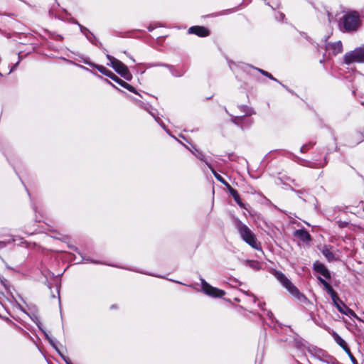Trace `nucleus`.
I'll return each mask as SVG.
<instances>
[{
	"label": "nucleus",
	"mask_w": 364,
	"mask_h": 364,
	"mask_svg": "<svg viewBox=\"0 0 364 364\" xmlns=\"http://www.w3.org/2000/svg\"><path fill=\"white\" fill-rule=\"evenodd\" d=\"M96 75H97L99 77H100L101 79H102L105 82H107V84L110 85L112 87H113L114 88L117 89V90L120 91V92H122L120 89H119L117 86H115L112 82H111L109 80L106 79V78H103L102 76H100V75L97 74L96 73H94Z\"/></svg>",
	"instance_id": "32"
},
{
	"label": "nucleus",
	"mask_w": 364,
	"mask_h": 364,
	"mask_svg": "<svg viewBox=\"0 0 364 364\" xmlns=\"http://www.w3.org/2000/svg\"><path fill=\"white\" fill-rule=\"evenodd\" d=\"M348 357L350 358V360L352 361V363L353 364H358V362H357V360L355 359V358L353 356V355L350 352V350L349 349V351L348 352H346Z\"/></svg>",
	"instance_id": "36"
},
{
	"label": "nucleus",
	"mask_w": 364,
	"mask_h": 364,
	"mask_svg": "<svg viewBox=\"0 0 364 364\" xmlns=\"http://www.w3.org/2000/svg\"><path fill=\"white\" fill-rule=\"evenodd\" d=\"M200 281L201 291L205 295L213 298H222L225 294V291L211 286L203 278H200Z\"/></svg>",
	"instance_id": "6"
},
{
	"label": "nucleus",
	"mask_w": 364,
	"mask_h": 364,
	"mask_svg": "<svg viewBox=\"0 0 364 364\" xmlns=\"http://www.w3.org/2000/svg\"><path fill=\"white\" fill-rule=\"evenodd\" d=\"M314 145V143L313 142H309V144H306L304 145H303L301 149H300V151L301 153H304L306 152L307 150H309V149L312 148Z\"/></svg>",
	"instance_id": "29"
},
{
	"label": "nucleus",
	"mask_w": 364,
	"mask_h": 364,
	"mask_svg": "<svg viewBox=\"0 0 364 364\" xmlns=\"http://www.w3.org/2000/svg\"><path fill=\"white\" fill-rule=\"evenodd\" d=\"M11 243V240L8 241H0V250L4 248L8 244Z\"/></svg>",
	"instance_id": "43"
},
{
	"label": "nucleus",
	"mask_w": 364,
	"mask_h": 364,
	"mask_svg": "<svg viewBox=\"0 0 364 364\" xmlns=\"http://www.w3.org/2000/svg\"><path fill=\"white\" fill-rule=\"evenodd\" d=\"M82 62L86 64V65H90V67H92V68H95L97 69V68L98 66H101V65H97V64H95L94 63L91 62L90 60H89V59L87 58H82Z\"/></svg>",
	"instance_id": "31"
},
{
	"label": "nucleus",
	"mask_w": 364,
	"mask_h": 364,
	"mask_svg": "<svg viewBox=\"0 0 364 364\" xmlns=\"http://www.w3.org/2000/svg\"><path fill=\"white\" fill-rule=\"evenodd\" d=\"M153 67H155V63H147L146 64L147 68H153Z\"/></svg>",
	"instance_id": "52"
},
{
	"label": "nucleus",
	"mask_w": 364,
	"mask_h": 364,
	"mask_svg": "<svg viewBox=\"0 0 364 364\" xmlns=\"http://www.w3.org/2000/svg\"><path fill=\"white\" fill-rule=\"evenodd\" d=\"M33 210H34L35 212H36V211H37V210H36V207H33Z\"/></svg>",
	"instance_id": "59"
},
{
	"label": "nucleus",
	"mask_w": 364,
	"mask_h": 364,
	"mask_svg": "<svg viewBox=\"0 0 364 364\" xmlns=\"http://www.w3.org/2000/svg\"><path fill=\"white\" fill-rule=\"evenodd\" d=\"M333 303L341 314H345L349 317H353L358 321L364 323V321L361 319L359 316H358V315L354 312V311H353L348 306H346V304L342 300H341L339 297L338 300L336 301V302L333 301Z\"/></svg>",
	"instance_id": "7"
},
{
	"label": "nucleus",
	"mask_w": 364,
	"mask_h": 364,
	"mask_svg": "<svg viewBox=\"0 0 364 364\" xmlns=\"http://www.w3.org/2000/svg\"><path fill=\"white\" fill-rule=\"evenodd\" d=\"M285 16L283 13H281V12H277L276 14H275V18L278 21H283V19L284 18Z\"/></svg>",
	"instance_id": "38"
},
{
	"label": "nucleus",
	"mask_w": 364,
	"mask_h": 364,
	"mask_svg": "<svg viewBox=\"0 0 364 364\" xmlns=\"http://www.w3.org/2000/svg\"><path fill=\"white\" fill-rule=\"evenodd\" d=\"M58 353L60 355V357L63 359V360L67 363V362L70 361V358L65 355H64L59 349H57Z\"/></svg>",
	"instance_id": "39"
},
{
	"label": "nucleus",
	"mask_w": 364,
	"mask_h": 364,
	"mask_svg": "<svg viewBox=\"0 0 364 364\" xmlns=\"http://www.w3.org/2000/svg\"><path fill=\"white\" fill-rule=\"evenodd\" d=\"M267 316L271 320V322L273 323L274 321V314L270 311H267Z\"/></svg>",
	"instance_id": "42"
},
{
	"label": "nucleus",
	"mask_w": 364,
	"mask_h": 364,
	"mask_svg": "<svg viewBox=\"0 0 364 364\" xmlns=\"http://www.w3.org/2000/svg\"><path fill=\"white\" fill-rule=\"evenodd\" d=\"M296 347H297V348H300L301 347V345H302V344H301V341H296Z\"/></svg>",
	"instance_id": "55"
},
{
	"label": "nucleus",
	"mask_w": 364,
	"mask_h": 364,
	"mask_svg": "<svg viewBox=\"0 0 364 364\" xmlns=\"http://www.w3.org/2000/svg\"><path fill=\"white\" fill-rule=\"evenodd\" d=\"M293 191H294L299 196V198L302 199L304 201H306L307 199L306 196H308V193L304 189H300V190H295L294 188H291Z\"/></svg>",
	"instance_id": "27"
},
{
	"label": "nucleus",
	"mask_w": 364,
	"mask_h": 364,
	"mask_svg": "<svg viewBox=\"0 0 364 364\" xmlns=\"http://www.w3.org/2000/svg\"><path fill=\"white\" fill-rule=\"evenodd\" d=\"M67 364H73V363H72V362H71V360H70V361H69V362H67Z\"/></svg>",
	"instance_id": "60"
},
{
	"label": "nucleus",
	"mask_w": 364,
	"mask_h": 364,
	"mask_svg": "<svg viewBox=\"0 0 364 364\" xmlns=\"http://www.w3.org/2000/svg\"><path fill=\"white\" fill-rule=\"evenodd\" d=\"M97 70L100 73L103 74L104 75L109 77L111 80H112L113 81H114L115 82L119 84L122 87H124V88L128 90L129 91H130V92H132L133 93H135V94L139 95L140 97H141V95L137 92L136 90L132 85H129L127 82H125L123 80H122L121 78H119L113 72H112L111 70H108L105 66H103V65L98 66L97 68Z\"/></svg>",
	"instance_id": "4"
},
{
	"label": "nucleus",
	"mask_w": 364,
	"mask_h": 364,
	"mask_svg": "<svg viewBox=\"0 0 364 364\" xmlns=\"http://www.w3.org/2000/svg\"><path fill=\"white\" fill-rule=\"evenodd\" d=\"M180 136L185 139L184 136H183V135H180Z\"/></svg>",
	"instance_id": "61"
},
{
	"label": "nucleus",
	"mask_w": 364,
	"mask_h": 364,
	"mask_svg": "<svg viewBox=\"0 0 364 364\" xmlns=\"http://www.w3.org/2000/svg\"><path fill=\"white\" fill-rule=\"evenodd\" d=\"M181 144H183V146H185L188 149H189V148H188L187 146H186L185 144H183V142H181Z\"/></svg>",
	"instance_id": "58"
},
{
	"label": "nucleus",
	"mask_w": 364,
	"mask_h": 364,
	"mask_svg": "<svg viewBox=\"0 0 364 364\" xmlns=\"http://www.w3.org/2000/svg\"><path fill=\"white\" fill-rule=\"evenodd\" d=\"M189 150L197 159H198L201 161H203L206 165H208V164H210V162L207 160V158L205 156L203 153L198 150L194 146H192V149H189Z\"/></svg>",
	"instance_id": "20"
},
{
	"label": "nucleus",
	"mask_w": 364,
	"mask_h": 364,
	"mask_svg": "<svg viewBox=\"0 0 364 364\" xmlns=\"http://www.w3.org/2000/svg\"><path fill=\"white\" fill-rule=\"evenodd\" d=\"M18 62H17V63H16V64H15V65L11 68V69L10 70L9 73H11V72L14 70V69L17 66V65H18Z\"/></svg>",
	"instance_id": "56"
},
{
	"label": "nucleus",
	"mask_w": 364,
	"mask_h": 364,
	"mask_svg": "<svg viewBox=\"0 0 364 364\" xmlns=\"http://www.w3.org/2000/svg\"><path fill=\"white\" fill-rule=\"evenodd\" d=\"M107 58L109 60V63H107L108 65L112 67L114 70L115 69V66L118 65L121 61L110 55L109 54H106Z\"/></svg>",
	"instance_id": "26"
},
{
	"label": "nucleus",
	"mask_w": 364,
	"mask_h": 364,
	"mask_svg": "<svg viewBox=\"0 0 364 364\" xmlns=\"http://www.w3.org/2000/svg\"><path fill=\"white\" fill-rule=\"evenodd\" d=\"M229 115L230 117V121L237 127H240L242 129L249 128L253 123V119L246 116H233L232 114Z\"/></svg>",
	"instance_id": "8"
},
{
	"label": "nucleus",
	"mask_w": 364,
	"mask_h": 364,
	"mask_svg": "<svg viewBox=\"0 0 364 364\" xmlns=\"http://www.w3.org/2000/svg\"><path fill=\"white\" fill-rule=\"evenodd\" d=\"M238 108L242 112L244 113L243 116L250 117V116L255 114V110L249 106L240 105V106H238Z\"/></svg>",
	"instance_id": "24"
},
{
	"label": "nucleus",
	"mask_w": 364,
	"mask_h": 364,
	"mask_svg": "<svg viewBox=\"0 0 364 364\" xmlns=\"http://www.w3.org/2000/svg\"><path fill=\"white\" fill-rule=\"evenodd\" d=\"M53 38L56 41H62L63 38L62 36L56 34L53 36Z\"/></svg>",
	"instance_id": "47"
},
{
	"label": "nucleus",
	"mask_w": 364,
	"mask_h": 364,
	"mask_svg": "<svg viewBox=\"0 0 364 364\" xmlns=\"http://www.w3.org/2000/svg\"><path fill=\"white\" fill-rule=\"evenodd\" d=\"M335 342L343 348L345 352L349 351V347L346 342L335 331L331 333Z\"/></svg>",
	"instance_id": "18"
},
{
	"label": "nucleus",
	"mask_w": 364,
	"mask_h": 364,
	"mask_svg": "<svg viewBox=\"0 0 364 364\" xmlns=\"http://www.w3.org/2000/svg\"><path fill=\"white\" fill-rule=\"evenodd\" d=\"M2 76V74L0 73V77Z\"/></svg>",
	"instance_id": "62"
},
{
	"label": "nucleus",
	"mask_w": 364,
	"mask_h": 364,
	"mask_svg": "<svg viewBox=\"0 0 364 364\" xmlns=\"http://www.w3.org/2000/svg\"><path fill=\"white\" fill-rule=\"evenodd\" d=\"M274 276L280 284L289 292V294L296 298L300 303L304 304L310 303L309 300L305 296V295L299 291V290L292 284L284 274L281 272L276 271Z\"/></svg>",
	"instance_id": "3"
},
{
	"label": "nucleus",
	"mask_w": 364,
	"mask_h": 364,
	"mask_svg": "<svg viewBox=\"0 0 364 364\" xmlns=\"http://www.w3.org/2000/svg\"><path fill=\"white\" fill-rule=\"evenodd\" d=\"M167 68H168L170 73L173 77H181L185 73L183 70H178L175 66L169 64L168 65Z\"/></svg>",
	"instance_id": "23"
},
{
	"label": "nucleus",
	"mask_w": 364,
	"mask_h": 364,
	"mask_svg": "<svg viewBox=\"0 0 364 364\" xmlns=\"http://www.w3.org/2000/svg\"><path fill=\"white\" fill-rule=\"evenodd\" d=\"M156 122L168 134L171 135L169 130L166 128L165 124L160 119V118H158V120H156Z\"/></svg>",
	"instance_id": "34"
},
{
	"label": "nucleus",
	"mask_w": 364,
	"mask_h": 364,
	"mask_svg": "<svg viewBox=\"0 0 364 364\" xmlns=\"http://www.w3.org/2000/svg\"><path fill=\"white\" fill-rule=\"evenodd\" d=\"M318 280L323 286L324 289L326 290L328 294H330L332 301L336 302V301L338 300V294L333 289L332 287L328 282H326L321 276L318 277Z\"/></svg>",
	"instance_id": "13"
},
{
	"label": "nucleus",
	"mask_w": 364,
	"mask_h": 364,
	"mask_svg": "<svg viewBox=\"0 0 364 364\" xmlns=\"http://www.w3.org/2000/svg\"><path fill=\"white\" fill-rule=\"evenodd\" d=\"M71 63H72L73 65H76V66L79 67V68H81V69H83V70H86V71L92 72L89 68H86V67H85V66H83V65H79V64H77V63H73V62H71Z\"/></svg>",
	"instance_id": "44"
},
{
	"label": "nucleus",
	"mask_w": 364,
	"mask_h": 364,
	"mask_svg": "<svg viewBox=\"0 0 364 364\" xmlns=\"http://www.w3.org/2000/svg\"><path fill=\"white\" fill-rule=\"evenodd\" d=\"M168 64L163 63H155V67H165L167 68Z\"/></svg>",
	"instance_id": "45"
},
{
	"label": "nucleus",
	"mask_w": 364,
	"mask_h": 364,
	"mask_svg": "<svg viewBox=\"0 0 364 364\" xmlns=\"http://www.w3.org/2000/svg\"><path fill=\"white\" fill-rule=\"evenodd\" d=\"M75 23L77 24L82 33L85 35L86 38L92 44L101 47L102 43L97 39L95 36L86 27L83 26L77 21H75Z\"/></svg>",
	"instance_id": "9"
},
{
	"label": "nucleus",
	"mask_w": 364,
	"mask_h": 364,
	"mask_svg": "<svg viewBox=\"0 0 364 364\" xmlns=\"http://www.w3.org/2000/svg\"><path fill=\"white\" fill-rule=\"evenodd\" d=\"M338 26L342 33H355L362 26L360 14L357 11H346L340 18Z\"/></svg>",
	"instance_id": "1"
},
{
	"label": "nucleus",
	"mask_w": 364,
	"mask_h": 364,
	"mask_svg": "<svg viewBox=\"0 0 364 364\" xmlns=\"http://www.w3.org/2000/svg\"><path fill=\"white\" fill-rule=\"evenodd\" d=\"M321 252L328 262L335 259V255L332 252V247L331 245H324L321 249Z\"/></svg>",
	"instance_id": "19"
},
{
	"label": "nucleus",
	"mask_w": 364,
	"mask_h": 364,
	"mask_svg": "<svg viewBox=\"0 0 364 364\" xmlns=\"http://www.w3.org/2000/svg\"><path fill=\"white\" fill-rule=\"evenodd\" d=\"M228 159H229V160H230V161H232V160H233V159H232V154H229V156H228Z\"/></svg>",
	"instance_id": "57"
},
{
	"label": "nucleus",
	"mask_w": 364,
	"mask_h": 364,
	"mask_svg": "<svg viewBox=\"0 0 364 364\" xmlns=\"http://www.w3.org/2000/svg\"><path fill=\"white\" fill-rule=\"evenodd\" d=\"M253 69H255L257 70L259 73H260L262 75H263L264 76H266L267 77H268L269 79L272 80H274L275 82H277L278 83H279L280 82L276 79L274 77H273V75L268 73L267 71L266 70H264L262 69H260V68H255V67H252Z\"/></svg>",
	"instance_id": "25"
},
{
	"label": "nucleus",
	"mask_w": 364,
	"mask_h": 364,
	"mask_svg": "<svg viewBox=\"0 0 364 364\" xmlns=\"http://www.w3.org/2000/svg\"><path fill=\"white\" fill-rule=\"evenodd\" d=\"M318 280L323 286L324 289L326 290L328 294H330L332 301L336 302V301L338 300V294L333 289L332 287L328 282H326L321 276L318 277Z\"/></svg>",
	"instance_id": "14"
},
{
	"label": "nucleus",
	"mask_w": 364,
	"mask_h": 364,
	"mask_svg": "<svg viewBox=\"0 0 364 364\" xmlns=\"http://www.w3.org/2000/svg\"><path fill=\"white\" fill-rule=\"evenodd\" d=\"M364 141V134H362L360 140L357 142V144Z\"/></svg>",
	"instance_id": "53"
},
{
	"label": "nucleus",
	"mask_w": 364,
	"mask_h": 364,
	"mask_svg": "<svg viewBox=\"0 0 364 364\" xmlns=\"http://www.w3.org/2000/svg\"><path fill=\"white\" fill-rule=\"evenodd\" d=\"M343 60L346 64L352 63H364V44L350 52L346 53Z\"/></svg>",
	"instance_id": "5"
},
{
	"label": "nucleus",
	"mask_w": 364,
	"mask_h": 364,
	"mask_svg": "<svg viewBox=\"0 0 364 364\" xmlns=\"http://www.w3.org/2000/svg\"><path fill=\"white\" fill-rule=\"evenodd\" d=\"M326 164H327V161H326V159L325 158L323 163L314 162V163H313V165H311V166L314 167V168H321V167H323L324 166H326Z\"/></svg>",
	"instance_id": "33"
},
{
	"label": "nucleus",
	"mask_w": 364,
	"mask_h": 364,
	"mask_svg": "<svg viewBox=\"0 0 364 364\" xmlns=\"http://www.w3.org/2000/svg\"><path fill=\"white\" fill-rule=\"evenodd\" d=\"M69 247L70 249L73 250L74 251H75L76 252H77L80 255V257H82V260L80 262H91V263H93V264H106L105 263H102V262H100L99 261L92 259L90 257H86L85 256H83L82 255V253L78 251V249L76 247L69 246Z\"/></svg>",
	"instance_id": "21"
},
{
	"label": "nucleus",
	"mask_w": 364,
	"mask_h": 364,
	"mask_svg": "<svg viewBox=\"0 0 364 364\" xmlns=\"http://www.w3.org/2000/svg\"><path fill=\"white\" fill-rule=\"evenodd\" d=\"M301 36L306 39L309 42L311 43V38L308 36V35L306 33H301Z\"/></svg>",
	"instance_id": "46"
},
{
	"label": "nucleus",
	"mask_w": 364,
	"mask_h": 364,
	"mask_svg": "<svg viewBox=\"0 0 364 364\" xmlns=\"http://www.w3.org/2000/svg\"><path fill=\"white\" fill-rule=\"evenodd\" d=\"M235 226L242 240L255 250L262 251L261 243L254 232L241 220L237 219Z\"/></svg>",
	"instance_id": "2"
},
{
	"label": "nucleus",
	"mask_w": 364,
	"mask_h": 364,
	"mask_svg": "<svg viewBox=\"0 0 364 364\" xmlns=\"http://www.w3.org/2000/svg\"><path fill=\"white\" fill-rule=\"evenodd\" d=\"M279 84L283 87H284L288 92H289L292 95H295L294 92L291 90H290L289 87H287L286 85H284V84H282V82H279Z\"/></svg>",
	"instance_id": "48"
},
{
	"label": "nucleus",
	"mask_w": 364,
	"mask_h": 364,
	"mask_svg": "<svg viewBox=\"0 0 364 364\" xmlns=\"http://www.w3.org/2000/svg\"><path fill=\"white\" fill-rule=\"evenodd\" d=\"M43 333L48 341H49V338H51V337L46 331H43Z\"/></svg>",
	"instance_id": "51"
},
{
	"label": "nucleus",
	"mask_w": 364,
	"mask_h": 364,
	"mask_svg": "<svg viewBox=\"0 0 364 364\" xmlns=\"http://www.w3.org/2000/svg\"><path fill=\"white\" fill-rule=\"evenodd\" d=\"M338 225L339 228H343L347 227L348 225V223L346 222V221L339 220V221H338Z\"/></svg>",
	"instance_id": "41"
},
{
	"label": "nucleus",
	"mask_w": 364,
	"mask_h": 364,
	"mask_svg": "<svg viewBox=\"0 0 364 364\" xmlns=\"http://www.w3.org/2000/svg\"><path fill=\"white\" fill-rule=\"evenodd\" d=\"M313 269L316 272L319 273L324 278L328 279H331V273L323 263L318 262H314L313 264Z\"/></svg>",
	"instance_id": "12"
},
{
	"label": "nucleus",
	"mask_w": 364,
	"mask_h": 364,
	"mask_svg": "<svg viewBox=\"0 0 364 364\" xmlns=\"http://www.w3.org/2000/svg\"><path fill=\"white\" fill-rule=\"evenodd\" d=\"M294 235L303 242H308L311 240V235L304 229L296 230L294 232Z\"/></svg>",
	"instance_id": "17"
},
{
	"label": "nucleus",
	"mask_w": 364,
	"mask_h": 364,
	"mask_svg": "<svg viewBox=\"0 0 364 364\" xmlns=\"http://www.w3.org/2000/svg\"><path fill=\"white\" fill-rule=\"evenodd\" d=\"M161 26V25L159 23H154V24H150L148 27H147V29L149 31L151 32L153 31L157 27H159Z\"/></svg>",
	"instance_id": "37"
},
{
	"label": "nucleus",
	"mask_w": 364,
	"mask_h": 364,
	"mask_svg": "<svg viewBox=\"0 0 364 364\" xmlns=\"http://www.w3.org/2000/svg\"><path fill=\"white\" fill-rule=\"evenodd\" d=\"M325 11H326V14H327L328 21H329V22H331V17H332L331 14V13L329 12V11H328V9H325Z\"/></svg>",
	"instance_id": "49"
},
{
	"label": "nucleus",
	"mask_w": 364,
	"mask_h": 364,
	"mask_svg": "<svg viewBox=\"0 0 364 364\" xmlns=\"http://www.w3.org/2000/svg\"><path fill=\"white\" fill-rule=\"evenodd\" d=\"M188 33L196 35L199 37H206L210 35L209 29L201 26H193L190 27L188 30Z\"/></svg>",
	"instance_id": "11"
},
{
	"label": "nucleus",
	"mask_w": 364,
	"mask_h": 364,
	"mask_svg": "<svg viewBox=\"0 0 364 364\" xmlns=\"http://www.w3.org/2000/svg\"><path fill=\"white\" fill-rule=\"evenodd\" d=\"M115 72L117 73L122 77L125 79L127 81H130L132 79V75L129 72L127 65H125L122 62H120L115 66Z\"/></svg>",
	"instance_id": "10"
},
{
	"label": "nucleus",
	"mask_w": 364,
	"mask_h": 364,
	"mask_svg": "<svg viewBox=\"0 0 364 364\" xmlns=\"http://www.w3.org/2000/svg\"><path fill=\"white\" fill-rule=\"evenodd\" d=\"M48 342L55 348V350L57 351V349H58V348L57 347L55 340L54 338H49Z\"/></svg>",
	"instance_id": "40"
},
{
	"label": "nucleus",
	"mask_w": 364,
	"mask_h": 364,
	"mask_svg": "<svg viewBox=\"0 0 364 364\" xmlns=\"http://www.w3.org/2000/svg\"><path fill=\"white\" fill-rule=\"evenodd\" d=\"M326 50L331 51L333 55H337L343 51V45L341 41L335 43H328L326 45Z\"/></svg>",
	"instance_id": "16"
},
{
	"label": "nucleus",
	"mask_w": 364,
	"mask_h": 364,
	"mask_svg": "<svg viewBox=\"0 0 364 364\" xmlns=\"http://www.w3.org/2000/svg\"><path fill=\"white\" fill-rule=\"evenodd\" d=\"M150 108H151V111H149V114L154 118L155 120H158L159 117L157 109L154 108L152 106H150Z\"/></svg>",
	"instance_id": "30"
},
{
	"label": "nucleus",
	"mask_w": 364,
	"mask_h": 364,
	"mask_svg": "<svg viewBox=\"0 0 364 364\" xmlns=\"http://www.w3.org/2000/svg\"><path fill=\"white\" fill-rule=\"evenodd\" d=\"M129 269L131 270V269ZM132 271L138 272H140V273H142V274H148V275H151V276H154V277H158L157 275H155V274H150V273H147V272H139V271L134 270V269H132Z\"/></svg>",
	"instance_id": "50"
},
{
	"label": "nucleus",
	"mask_w": 364,
	"mask_h": 364,
	"mask_svg": "<svg viewBox=\"0 0 364 364\" xmlns=\"http://www.w3.org/2000/svg\"><path fill=\"white\" fill-rule=\"evenodd\" d=\"M134 100L136 102V103L140 107H141L142 109L146 110L147 112L149 113V111H151V108H150V106H151L150 105L146 104V103H144V102H142L141 100H139L134 99Z\"/></svg>",
	"instance_id": "28"
},
{
	"label": "nucleus",
	"mask_w": 364,
	"mask_h": 364,
	"mask_svg": "<svg viewBox=\"0 0 364 364\" xmlns=\"http://www.w3.org/2000/svg\"><path fill=\"white\" fill-rule=\"evenodd\" d=\"M207 166L210 168L215 178L225 187H228L230 184L213 168L211 164H208Z\"/></svg>",
	"instance_id": "22"
},
{
	"label": "nucleus",
	"mask_w": 364,
	"mask_h": 364,
	"mask_svg": "<svg viewBox=\"0 0 364 364\" xmlns=\"http://www.w3.org/2000/svg\"><path fill=\"white\" fill-rule=\"evenodd\" d=\"M325 362L328 364H339V362L333 357H328V359Z\"/></svg>",
	"instance_id": "35"
},
{
	"label": "nucleus",
	"mask_w": 364,
	"mask_h": 364,
	"mask_svg": "<svg viewBox=\"0 0 364 364\" xmlns=\"http://www.w3.org/2000/svg\"><path fill=\"white\" fill-rule=\"evenodd\" d=\"M244 293H245V294H247V295H249V296H252V297L254 298L253 301H254V302H256V298L255 297V296H254L253 294H249L247 291H244Z\"/></svg>",
	"instance_id": "54"
},
{
	"label": "nucleus",
	"mask_w": 364,
	"mask_h": 364,
	"mask_svg": "<svg viewBox=\"0 0 364 364\" xmlns=\"http://www.w3.org/2000/svg\"><path fill=\"white\" fill-rule=\"evenodd\" d=\"M230 195L234 198L236 203L241 208L247 209L245 204L242 201L237 191L233 188L230 185L226 187Z\"/></svg>",
	"instance_id": "15"
}]
</instances>
